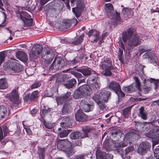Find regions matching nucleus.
I'll use <instances>...</instances> for the list:
<instances>
[{
    "mask_svg": "<svg viewBox=\"0 0 159 159\" xmlns=\"http://www.w3.org/2000/svg\"><path fill=\"white\" fill-rule=\"evenodd\" d=\"M151 147V144L149 142L147 141L142 142L140 144L138 152L141 155H144L150 150Z\"/></svg>",
    "mask_w": 159,
    "mask_h": 159,
    "instance_id": "nucleus-11",
    "label": "nucleus"
},
{
    "mask_svg": "<svg viewBox=\"0 0 159 159\" xmlns=\"http://www.w3.org/2000/svg\"><path fill=\"white\" fill-rule=\"evenodd\" d=\"M120 88L119 84L114 82H111L109 86V88L110 90H112L115 92Z\"/></svg>",
    "mask_w": 159,
    "mask_h": 159,
    "instance_id": "nucleus-28",
    "label": "nucleus"
},
{
    "mask_svg": "<svg viewBox=\"0 0 159 159\" xmlns=\"http://www.w3.org/2000/svg\"><path fill=\"white\" fill-rule=\"evenodd\" d=\"M110 137L114 138L119 139L122 136H124V134L119 129L117 128H112L110 129Z\"/></svg>",
    "mask_w": 159,
    "mask_h": 159,
    "instance_id": "nucleus-16",
    "label": "nucleus"
},
{
    "mask_svg": "<svg viewBox=\"0 0 159 159\" xmlns=\"http://www.w3.org/2000/svg\"><path fill=\"white\" fill-rule=\"evenodd\" d=\"M151 54V52H148L145 53L143 55V57L144 58H149L153 57V54L152 53Z\"/></svg>",
    "mask_w": 159,
    "mask_h": 159,
    "instance_id": "nucleus-53",
    "label": "nucleus"
},
{
    "mask_svg": "<svg viewBox=\"0 0 159 159\" xmlns=\"http://www.w3.org/2000/svg\"><path fill=\"white\" fill-rule=\"evenodd\" d=\"M3 68L5 70L14 73L19 72L21 70V66L15 62L5 63L3 65Z\"/></svg>",
    "mask_w": 159,
    "mask_h": 159,
    "instance_id": "nucleus-8",
    "label": "nucleus"
},
{
    "mask_svg": "<svg viewBox=\"0 0 159 159\" xmlns=\"http://www.w3.org/2000/svg\"><path fill=\"white\" fill-rule=\"evenodd\" d=\"M88 81L89 84H90L94 82L99 81V79L97 75L95 74L91 76L88 78Z\"/></svg>",
    "mask_w": 159,
    "mask_h": 159,
    "instance_id": "nucleus-39",
    "label": "nucleus"
},
{
    "mask_svg": "<svg viewBox=\"0 0 159 159\" xmlns=\"http://www.w3.org/2000/svg\"><path fill=\"white\" fill-rule=\"evenodd\" d=\"M71 73L78 79V81H79V80L83 77L82 75L79 73L76 72L75 71H72L71 72Z\"/></svg>",
    "mask_w": 159,
    "mask_h": 159,
    "instance_id": "nucleus-48",
    "label": "nucleus"
},
{
    "mask_svg": "<svg viewBox=\"0 0 159 159\" xmlns=\"http://www.w3.org/2000/svg\"><path fill=\"white\" fill-rule=\"evenodd\" d=\"M66 122H62L60 123L61 126L63 128H68L69 126V125H67L66 124Z\"/></svg>",
    "mask_w": 159,
    "mask_h": 159,
    "instance_id": "nucleus-63",
    "label": "nucleus"
},
{
    "mask_svg": "<svg viewBox=\"0 0 159 159\" xmlns=\"http://www.w3.org/2000/svg\"><path fill=\"white\" fill-rule=\"evenodd\" d=\"M70 94V92H67L63 95L57 97L56 100L57 104L61 105L68 100Z\"/></svg>",
    "mask_w": 159,
    "mask_h": 159,
    "instance_id": "nucleus-17",
    "label": "nucleus"
},
{
    "mask_svg": "<svg viewBox=\"0 0 159 159\" xmlns=\"http://www.w3.org/2000/svg\"><path fill=\"white\" fill-rule=\"evenodd\" d=\"M17 55L19 59L26 60L27 59V56L25 52L23 51H19L17 53Z\"/></svg>",
    "mask_w": 159,
    "mask_h": 159,
    "instance_id": "nucleus-43",
    "label": "nucleus"
},
{
    "mask_svg": "<svg viewBox=\"0 0 159 159\" xmlns=\"http://www.w3.org/2000/svg\"><path fill=\"white\" fill-rule=\"evenodd\" d=\"M22 124L23 125L25 129V131L27 134L29 135H31L32 134V133L31 130L29 128H26L23 122Z\"/></svg>",
    "mask_w": 159,
    "mask_h": 159,
    "instance_id": "nucleus-56",
    "label": "nucleus"
},
{
    "mask_svg": "<svg viewBox=\"0 0 159 159\" xmlns=\"http://www.w3.org/2000/svg\"><path fill=\"white\" fill-rule=\"evenodd\" d=\"M71 142L67 139L60 140L57 141V148L59 150L63 151L67 147L72 146Z\"/></svg>",
    "mask_w": 159,
    "mask_h": 159,
    "instance_id": "nucleus-14",
    "label": "nucleus"
},
{
    "mask_svg": "<svg viewBox=\"0 0 159 159\" xmlns=\"http://www.w3.org/2000/svg\"><path fill=\"white\" fill-rule=\"evenodd\" d=\"M139 116L141 117V118L145 120L147 119V114L144 111V109L143 107H141L139 109Z\"/></svg>",
    "mask_w": 159,
    "mask_h": 159,
    "instance_id": "nucleus-38",
    "label": "nucleus"
},
{
    "mask_svg": "<svg viewBox=\"0 0 159 159\" xmlns=\"http://www.w3.org/2000/svg\"><path fill=\"white\" fill-rule=\"evenodd\" d=\"M81 136H83L82 133L78 131L72 132L70 134V138L73 139H76L80 138H84L81 137Z\"/></svg>",
    "mask_w": 159,
    "mask_h": 159,
    "instance_id": "nucleus-25",
    "label": "nucleus"
},
{
    "mask_svg": "<svg viewBox=\"0 0 159 159\" xmlns=\"http://www.w3.org/2000/svg\"><path fill=\"white\" fill-rule=\"evenodd\" d=\"M41 85L40 83L39 82H36L33 84L31 86V89L36 88L39 87Z\"/></svg>",
    "mask_w": 159,
    "mask_h": 159,
    "instance_id": "nucleus-59",
    "label": "nucleus"
},
{
    "mask_svg": "<svg viewBox=\"0 0 159 159\" xmlns=\"http://www.w3.org/2000/svg\"><path fill=\"white\" fill-rule=\"evenodd\" d=\"M66 75H58L57 78L56 80L57 82L61 83L64 85V81L66 79Z\"/></svg>",
    "mask_w": 159,
    "mask_h": 159,
    "instance_id": "nucleus-36",
    "label": "nucleus"
},
{
    "mask_svg": "<svg viewBox=\"0 0 159 159\" xmlns=\"http://www.w3.org/2000/svg\"><path fill=\"white\" fill-rule=\"evenodd\" d=\"M100 93L102 95V100L97 103L99 109L102 111L106 110V105L104 103L108 101V98L111 94V92L105 90L104 89L101 90Z\"/></svg>",
    "mask_w": 159,
    "mask_h": 159,
    "instance_id": "nucleus-7",
    "label": "nucleus"
},
{
    "mask_svg": "<svg viewBox=\"0 0 159 159\" xmlns=\"http://www.w3.org/2000/svg\"><path fill=\"white\" fill-rule=\"evenodd\" d=\"M102 69L105 70L103 74L107 76H110L112 74L111 70L114 69L111 59L106 58L102 60L100 65Z\"/></svg>",
    "mask_w": 159,
    "mask_h": 159,
    "instance_id": "nucleus-6",
    "label": "nucleus"
},
{
    "mask_svg": "<svg viewBox=\"0 0 159 159\" xmlns=\"http://www.w3.org/2000/svg\"><path fill=\"white\" fill-rule=\"evenodd\" d=\"M71 6L76 2V7L72 8V11L77 18L79 17L81 14L82 9L84 8L83 2L81 0H71Z\"/></svg>",
    "mask_w": 159,
    "mask_h": 159,
    "instance_id": "nucleus-9",
    "label": "nucleus"
},
{
    "mask_svg": "<svg viewBox=\"0 0 159 159\" xmlns=\"http://www.w3.org/2000/svg\"><path fill=\"white\" fill-rule=\"evenodd\" d=\"M103 146V148L107 151H110L111 150V145L107 140H106L104 142Z\"/></svg>",
    "mask_w": 159,
    "mask_h": 159,
    "instance_id": "nucleus-44",
    "label": "nucleus"
},
{
    "mask_svg": "<svg viewBox=\"0 0 159 159\" xmlns=\"http://www.w3.org/2000/svg\"><path fill=\"white\" fill-rule=\"evenodd\" d=\"M149 137H152V148L155 145L159 143V127H157L154 129L152 136H149Z\"/></svg>",
    "mask_w": 159,
    "mask_h": 159,
    "instance_id": "nucleus-15",
    "label": "nucleus"
},
{
    "mask_svg": "<svg viewBox=\"0 0 159 159\" xmlns=\"http://www.w3.org/2000/svg\"><path fill=\"white\" fill-rule=\"evenodd\" d=\"M27 3L26 5L27 6L26 7H22V9L23 10H27L29 11H30L31 10V8L30 7H28L27 5H29V3L30 1L31 0H24Z\"/></svg>",
    "mask_w": 159,
    "mask_h": 159,
    "instance_id": "nucleus-52",
    "label": "nucleus"
},
{
    "mask_svg": "<svg viewBox=\"0 0 159 159\" xmlns=\"http://www.w3.org/2000/svg\"><path fill=\"white\" fill-rule=\"evenodd\" d=\"M93 108V106L92 105L87 103L85 106L82 108L84 111L85 112H88L91 111Z\"/></svg>",
    "mask_w": 159,
    "mask_h": 159,
    "instance_id": "nucleus-42",
    "label": "nucleus"
},
{
    "mask_svg": "<svg viewBox=\"0 0 159 159\" xmlns=\"http://www.w3.org/2000/svg\"><path fill=\"white\" fill-rule=\"evenodd\" d=\"M133 78L135 81V84H133L129 86L123 87V90L125 92L127 93H131L135 91L136 89H139L140 85L139 79L136 76L133 77Z\"/></svg>",
    "mask_w": 159,
    "mask_h": 159,
    "instance_id": "nucleus-10",
    "label": "nucleus"
},
{
    "mask_svg": "<svg viewBox=\"0 0 159 159\" xmlns=\"http://www.w3.org/2000/svg\"><path fill=\"white\" fill-rule=\"evenodd\" d=\"M104 9L107 16L113 20L114 23H119L120 20V14L116 11H115L112 4L111 3L105 4Z\"/></svg>",
    "mask_w": 159,
    "mask_h": 159,
    "instance_id": "nucleus-4",
    "label": "nucleus"
},
{
    "mask_svg": "<svg viewBox=\"0 0 159 159\" xmlns=\"http://www.w3.org/2000/svg\"><path fill=\"white\" fill-rule=\"evenodd\" d=\"M71 132V130H64L59 133V136L60 138L66 137Z\"/></svg>",
    "mask_w": 159,
    "mask_h": 159,
    "instance_id": "nucleus-41",
    "label": "nucleus"
},
{
    "mask_svg": "<svg viewBox=\"0 0 159 159\" xmlns=\"http://www.w3.org/2000/svg\"><path fill=\"white\" fill-rule=\"evenodd\" d=\"M96 155L97 159H112L113 158L111 154L101 152V149L98 148L96 150Z\"/></svg>",
    "mask_w": 159,
    "mask_h": 159,
    "instance_id": "nucleus-13",
    "label": "nucleus"
},
{
    "mask_svg": "<svg viewBox=\"0 0 159 159\" xmlns=\"http://www.w3.org/2000/svg\"><path fill=\"white\" fill-rule=\"evenodd\" d=\"M10 99L11 101L14 103H17L18 102V95L16 90L12 91L10 95Z\"/></svg>",
    "mask_w": 159,
    "mask_h": 159,
    "instance_id": "nucleus-22",
    "label": "nucleus"
},
{
    "mask_svg": "<svg viewBox=\"0 0 159 159\" xmlns=\"http://www.w3.org/2000/svg\"><path fill=\"white\" fill-rule=\"evenodd\" d=\"M139 135L137 133L133 132H129L128 134H125L124 139L123 141L119 142L118 141H114L113 142V146L114 148H123L126 146L128 143L135 140L139 137Z\"/></svg>",
    "mask_w": 159,
    "mask_h": 159,
    "instance_id": "nucleus-2",
    "label": "nucleus"
},
{
    "mask_svg": "<svg viewBox=\"0 0 159 159\" xmlns=\"http://www.w3.org/2000/svg\"><path fill=\"white\" fill-rule=\"evenodd\" d=\"M154 154L155 157H159V148H156L154 151Z\"/></svg>",
    "mask_w": 159,
    "mask_h": 159,
    "instance_id": "nucleus-60",
    "label": "nucleus"
},
{
    "mask_svg": "<svg viewBox=\"0 0 159 159\" xmlns=\"http://www.w3.org/2000/svg\"><path fill=\"white\" fill-rule=\"evenodd\" d=\"M76 120L81 121L84 118L85 115L84 113L80 110H79L75 115Z\"/></svg>",
    "mask_w": 159,
    "mask_h": 159,
    "instance_id": "nucleus-23",
    "label": "nucleus"
},
{
    "mask_svg": "<svg viewBox=\"0 0 159 159\" xmlns=\"http://www.w3.org/2000/svg\"><path fill=\"white\" fill-rule=\"evenodd\" d=\"M65 4L67 8L69 10L70 9V7L69 4V0H61Z\"/></svg>",
    "mask_w": 159,
    "mask_h": 159,
    "instance_id": "nucleus-62",
    "label": "nucleus"
},
{
    "mask_svg": "<svg viewBox=\"0 0 159 159\" xmlns=\"http://www.w3.org/2000/svg\"><path fill=\"white\" fill-rule=\"evenodd\" d=\"M41 51V56L44 60L42 65L43 66L47 67L52 62L54 56V52L49 48H44L43 50V47L39 44L34 45L29 53L30 57L32 61H33L37 58L38 56Z\"/></svg>",
    "mask_w": 159,
    "mask_h": 159,
    "instance_id": "nucleus-1",
    "label": "nucleus"
},
{
    "mask_svg": "<svg viewBox=\"0 0 159 159\" xmlns=\"http://www.w3.org/2000/svg\"><path fill=\"white\" fill-rule=\"evenodd\" d=\"M71 108V106L70 103L68 102L65 103L63 106L61 111L63 114H66L67 113Z\"/></svg>",
    "mask_w": 159,
    "mask_h": 159,
    "instance_id": "nucleus-33",
    "label": "nucleus"
},
{
    "mask_svg": "<svg viewBox=\"0 0 159 159\" xmlns=\"http://www.w3.org/2000/svg\"><path fill=\"white\" fill-rule=\"evenodd\" d=\"M94 31V33L93 34V36L94 37H95V38L93 40V41L94 42H97L98 41V39H99V32L96 30H95Z\"/></svg>",
    "mask_w": 159,
    "mask_h": 159,
    "instance_id": "nucleus-49",
    "label": "nucleus"
},
{
    "mask_svg": "<svg viewBox=\"0 0 159 159\" xmlns=\"http://www.w3.org/2000/svg\"><path fill=\"white\" fill-rule=\"evenodd\" d=\"M5 57L6 56L4 54L1 53L0 54V66L2 62L4 61Z\"/></svg>",
    "mask_w": 159,
    "mask_h": 159,
    "instance_id": "nucleus-58",
    "label": "nucleus"
},
{
    "mask_svg": "<svg viewBox=\"0 0 159 159\" xmlns=\"http://www.w3.org/2000/svg\"><path fill=\"white\" fill-rule=\"evenodd\" d=\"M115 93L119 97H123L125 96L124 93L121 91L120 88Z\"/></svg>",
    "mask_w": 159,
    "mask_h": 159,
    "instance_id": "nucleus-50",
    "label": "nucleus"
},
{
    "mask_svg": "<svg viewBox=\"0 0 159 159\" xmlns=\"http://www.w3.org/2000/svg\"><path fill=\"white\" fill-rule=\"evenodd\" d=\"M38 93L39 92L38 90L33 91L31 94H30V101H33L35 98H37Z\"/></svg>",
    "mask_w": 159,
    "mask_h": 159,
    "instance_id": "nucleus-46",
    "label": "nucleus"
},
{
    "mask_svg": "<svg viewBox=\"0 0 159 159\" xmlns=\"http://www.w3.org/2000/svg\"><path fill=\"white\" fill-rule=\"evenodd\" d=\"M148 82H150L149 84H151V83H153L154 85V89L155 90L158 88V85L159 83V79H155L152 78H150L147 80Z\"/></svg>",
    "mask_w": 159,
    "mask_h": 159,
    "instance_id": "nucleus-30",
    "label": "nucleus"
},
{
    "mask_svg": "<svg viewBox=\"0 0 159 159\" xmlns=\"http://www.w3.org/2000/svg\"><path fill=\"white\" fill-rule=\"evenodd\" d=\"M8 87V84L6 79L2 78L0 79V89H5Z\"/></svg>",
    "mask_w": 159,
    "mask_h": 159,
    "instance_id": "nucleus-35",
    "label": "nucleus"
},
{
    "mask_svg": "<svg viewBox=\"0 0 159 159\" xmlns=\"http://www.w3.org/2000/svg\"><path fill=\"white\" fill-rule=\"evenodd\" d=\"M76 82V80L75 79L72 78L69 80L67 83L64 84V86L68 89L72 88Z\"/></svg>",
    "mask_w": 159,
    "mask_h": 159,
    "instance_id": "nucleus-31",
    "label": "nucleus"
},
{
    "mask_svg": "<svg viewBox=\"0 0 159 159\" xmlns=\"http://www.w3.org/2000/svg\"><path fill=\"white\" fill-rule=\"evenodd\" d=\"M85 155L84 153L75 156L74 158L71 159H84Z\"/></svg>",
    "mask_w": 159,
    "mask_h": 159,
    "instance_id": "nucleus-51",
    "label": "nucleus"
},
{
    "mask_svg": "<svg viewBox=\"0 0 159 159\" xmlns=\"http://www.w3.org/2000/svg\"><path fill=\"white\" fill-rule=\"evenodd\" d=\"M65 65V62L63 59L60 58H57L54 59L53 63L50 66V68L57 70L63 68Z\"/></svg>",
    "mask_w": 159,
    "mask_h": 159,
    "instance_id": "nucleus-12",
    "label": "nucleus"
},
{
    "mask_svg": "<svg viewBox=\"0 0 159 159\" xmlns=\"http://www.w3.org/2000/svg\"><path fill=\"white\" fill-rule=\"evenodd\" d=\"M132 106H129L125 108L123 110V115L125 118H128L130 113Z\"/></svg>",
    "mask_w": 159,
    "mask_h": 159,
    "instance_id": "nucleus-40",
    "label": "nucleus"
},
{
    "mask_svg": "<svg viewBox=\"0 0 159 159\" xmlns=\"http://www.w3.org/2000/svg\"><path fill=\"white\" fill-rule=\"evenodd\" d=\"M48 112V110L44 109L43 108L41 109L40 112V115L42 117H43Z\"/></svg>",
    "mask_w": 159,
    "mask_h": 159,
    "instance_id": "nucleus-57",
    "label": "nucleus"
},
{
    "mask_svg": "<svg viewBox=\"0 0 159 159\" xmlns=\"http://www.w3.org/2000/svg\"><path fill=\"white\" fill-rule=\"evenodd\" d=\"M91 92L90 87L85 84L80 86L74 92L73 97L76 99L84 98L90 95Z\"/></svg>",
    "mask_w": 159,
    "mask_h": 159,
    "instance_id": "nucleus-5",
    "label": "nucleus"
},
{
    "mask_svg": "<svg viewBox=\"0 0 159 159\" xmlns=\"http://www.w3.org/2000/svg\"><path fill=\"white\" fill-rule=\"evenodd\" d=\"M7 113V108L4 106H0V119L4 118Z\"/></svg>",
    "mask_w": 159,
    "mask_h": 159,
    "instance_id": "nucleus-34",
    "label": "nucleus"
},
{
    "mask_svg": "<svg viewBox=\"0 0 159 159\" xmlns=\"http://www.w3.org/2000/svg\"><path fill=\"white\" fill-rule=\"evenodd\" d=\"M92 98L97 103L102 100L100 99L99 95L97 94H93V95Z\"/></svg>",
    "mask_w": 159,
    "mask_h": 159,
    "instance_id": "nucleus-47",
    "label": "nucleus"
},
{
    "mask_svg": "<svg viewBox=\"0 0 159 159\" xmlns=\"http://www.w3.org/2000/svg\"><path fill=\"white\" fill-rule=\"evenodd\" d=\"M87 99L86 98H84V99H83L80 102V106L81 108L82 109L83 108V107L86 105L88 103L87 102Z\"/></svg>",
    "mask_w": 159,
    "mask_h": 159,
    "instance_id": "nucleus-54",
    "label": "nucleus"
},
{
    "mask_svg": "<svg viewBox=\"0 0 159 159\" xmlns=\"http://www.w3.org/2000/svg\"><path fill=\"white\" fill-rule=\"evenodd\" d=\"M134 149V146H131L130 147H128L125 149V153L126 154L129 152L133 151Z\"/></svg>",
    "mask_w": 159,
    "mask_h": 159,
    "instance_id": "nucleus-55",
    "label": "nucleus"
},
{
    "mask_svg": "<svg viewBox=\"0 0 159 159\" xmlns=\"http://www.w3.org/2000/svg\"><path fill=\"white\" fill-rule=\"evenodd\" d=\"M84 34H83L80 36H76L74 39H72L71 43L72 44L75 45H78L81 44L83 42Z\"/></svg>",
    "mask_w": 159,
    "mask_h": 159,
    "instance_id": "nucleus-18",
    "label": "nucleus"
},
{
    "mask_svg": "<svg viewBox=\"0 0 159 159\" xmlns=\"http://www.w3.org/2000/svg\"><path fill=\"white\" fill-rule=\"evenodd\" d=\"M93 129V127L89 126H85L82 128V130L83 132L82 133V138H85L88 136V133Z\"/></svg>",
    "mask_w": 159,
    "mask_h": 159,
    "instance_id": "nucleus-24",
    "label": "nucleus"
},
{
    "mask_svg": "<svg viewBox=\"0 0 159 159\" xmlns=\"http://www.w3.org/2000/svg\"><path fill=\"white\" fill-rule=\"evenodd\" d=\"M78 71L82 73L85 76H87L91 74H94L95 72L89 68H83L78 70Z\"/></svg>",
    "mask_w": 159,
    "mask_h": 159,
    "instance_id": "nucleus-21",
    "label": "nucleus"
},
{
    "mask_svg": "<svg viewBox=\"0 0 159 159\" xmlns=\"http://www.w3.org/2000/svg\"><path fill=\"white\" fill-rule=\"evenodd\" d=\"M71 147H71H67L63 151L66 153L68 157H70L72 156L75 152V151L72 149Z\"/></svg>",
    "mask_w": 159,
    "mask_h": 159,
    "instance_id": "nucleus-29",
    "label": "nucleus"
},
{
    "mask_svg": "<svg viewBox=\"0 0 159 159\" xmlns=\"http://www.w3.org/2000/svg\"><path fill=\"white\" fill-rule=\"evenodd\" d=\"M148 83V82L147 80H146L145 84L142 89L143 92L145 94L148 93L152 90V86L151 84H150L149 83L147 84Z\"/></svg>",
    "mask_w": 159,
    "mask_h": 159,
    "instance_id": "nucleus-32",
    "label": "nucleus"
},
{
    "mask_svg": "<svg viewBox=\"0 0 159 159\" xmlns=\"http://www.w3.org/2000/svg\"><path fill=\"white\" fill-rule=\"evenodd\" d=\"M91 84L93 89H96L97 90L100 89L101 86V84L99 81L94 82Z\"/></svg>",
    "mask_w": 159,
    "mask_h": 159,
    "instance_id": "nucleus-45",
    "label": "nucleus"
},
{
    "mask_svg": "<svg viewBox=\"0 0 159 159\" xmlns=\"http://www.w3.org/2000/svg\"><path fill=\"white\" fill-rule=\"evenodd\" d=\"M24 100L26 101H27L30 100V94H27L24 97Z\"/></svg>",
    "mask_w": 159,
    "mask_h": 159,
    "instance_id": "nucleus-64",
    "label": "nucleus"
},
{
    "mask_svg": "<svg viewBox=\"0 0 159 159\" xmlns=\"http://www.w3.org/2000/svg\"><path fill=\"white\" fill-rule=\"evenodd\" d=\"M19 13L20 15V18L22 20L24 24V25L26 26H31L33 24V20L32 19H29L25 17L24 15H23L21 13V11L19 9Z\"/></svg>",
    "mask_w": 159,
    "mask_h": 159,
    "instance_id": "nucleus-19",
    "label": "nucleus"
},
{
    "mask_svg": "<svg viewBox=\"0 0 159 159\" xmlns=\"http://www.w3.org/2000/svg\"><path fill=\"white\" fill-rule=\"evenodd\" d=\"M8 132V128L7 126H3L2 127V128L0 127V141L2 140L7 135Z\"/></svg>",
    "mask_w": 159,
    "mask_h": 159,
    "instance_id": "nucleus-20",
    "label": "nucleus"
},
{
    "mask_svg": "<svg viewBox=\"0 0 159 159\" xmlns=\"http://www.w3.org/2000/svg\"><path fill=\"white\" fill-rule=\"evenodd\" d=\"M43 124L44 126L46 128L49 129H51L52 128V125H51V124H49L48 122H47L46 121H44Z\"/></svg>",
    "mask_w": 159,
    "mask_h": 159,
    "instance_id": "nucleus-61",
    "label": "nucleus"
},
{
    "mask_svg": "<svg viewBox=\"0 0 159 159\" xmlns=\"http://www.w3.org/2000/svg\"><path fill=\"white\" fill-rule=\"evenodd\" d=\"M119 45L120 48H119L118 56L119 60H120L122 58L123 50H125V48L123 42L121 40L119 41Z\"/></svg>",
    "mask_w": 159,
    "mask_h": 159,
    "instance_id": "nucleus-27",
    "label": "nucleus"
},
{
    "mask_svg": "<svg viewBox=\"0 0 159 159\" xmlns=\"http://www.w3.org/2000/svg\"><path fill=\"white\" fill-rule=\"evenodd\" d=\"M45 148H39L38 149L39 159H44L45 157Z\"/></svg>",
    "mask_w": 159,
    "mask_h": 159,
    "instance_id": "nucleus-37",
    "label": "nucleus"
},
{
    "mask_svg": "<svg viewBox=\"0 0 159 159\" xmlns=\"http://www.w3.org/2000/svg\"><path fill=\"white\" fill-rule=\"evenodd\" d=\"M77 21L76 19L74 18L71 20H65L64 21V23L66 28H67L70 27L73 24L74 25H76Z\"/></svg>",
    "mask_w": 159,
    "mask_h": 159,
    "instance_id": "nucleus-26",
    "label": "nucleus"
},
{
    "mask_svg": "<svg viewBox=\"0 0 159 159\" xmlns=\"http://www.w3.org/2000/svg\"><path fill=\"white\" fill-rule=\"evenodd\" d=\"M122 38L124 43H126L128 40V45L130 47L137 46L140 40L139 36L134 34V30L132 28H129L128 31V34H124Z\"/></svg>",
    "mask_w": 159,
    "mask_h": 159,
    "instance_id": "nucleus-3",
    "label": "nucleus"
}]
</instances>
